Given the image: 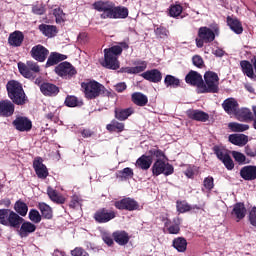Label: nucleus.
<instances>
[{
    "instance_id": "obj_1",
    "label": "nucleus",
    "mask_w": 256,
    "mask_h": 256,
    "mask_svg": "<svg viewBox=\"0 0 256 256\" xmlns=\"http://www.w3.org/2000/svg\"><path fill=\"white\" fill-rule=\"evenodd\" d=\"M6 89L9 99L15 105H25L27 101V96L25 95V90H23V85L17 80H10L6 84Z\"/></svg>"
},
{
    "instance_id": "obj_2",
    "label": "nucleus",
    "mask_w": 256,
    "mask_h": 256,
    "mask_svg": "<svg viewBox=\"0 0 256 256\" xmlns=\"http://www.w3.org/2000/svg\"><path fill=\"white\" fill-rule=\"evenodd\" d=\"M23 223V218L19 214L9 209H0V224L15 229Z\"/></svg>"
},
{
    "instance_id": "obj_3",
    "label": "nucleus",
    "mask_w": 256,
    "mask_h": 256,
    "mask_svg": "<svg viewBox=\"0 0 256 256\" xmlns=\"http://www.w3.org/2000/svg\"><path fill=\"white\" fill-rule=\"evenodd\" d=\"M81 87L84 89L86 99H97V97L105 94V86L95 80L83 82Z\"/></svg>"
},
{
    "instance_id": "obj_4",
    "label": "nucleus",
    "mask_w": 256,
    "mask_h": 256,
    "mask_svg": "<svg viewBox=\"0 0 256 256\" xmlns=\"http://www.w3.org/2000/svg\"><path fill=\"white\" fill-rule=\"evenodd\" d=\"M204 82L200 86V93H217L219 91V76L215 72H206Z\"/></svg>"
},
{
    "instance_id": "obj_5",
    "label": "nucleus",
    "mask_w": 256,
    "mask_h": 256,
    "mask_svg": "<svg viewBox=\"0 0 256 256\" xmlns=\"http://www.w3.org/2000/svg\"><path fill=\"white\" fill-rule=\"evenodd\" d=\"M152 175L155 177H159V175H165L169 177V175H173L175 169L173 165L169 164L167 160H156L152 165Z\"/></svg>"
},
{
    "instance_id": "obj_6",
    "label": "nucleus",
    "mask_w": 256,
    "mask_h": 256,
    "mask_svg": "<svg viewBox=\"0 0 256 256\" xmlns=\"http://www.w3.org/2000/svg\"><path fill=\"white\" fill-rule=\"evenodd\" d=\"M19 72L26 79H31L33 77V73H39L41 68L36 62L27 61L26 63L19 62L18 63Z\"/></svg>"
},
{
    "instance_id": "obj_7",
    "label": "nucleus",
    "mask_w": 256,
    "mask_h": 256,
    "mask_svg": "<svg viewBox=\"0 0 256 256\" xmlns=\"http://www.w3.org/2000/svg\"><path fill=\"white\" fill-rule=\"evenodd\" d=\"M56 75L59 77H63L64 79H70L73 75H77V70L75 67L69 62H62L58 66L55 67Z\"/></svg>"
},
{
    "instance_id": "obj_8",
    "label": "nucleus",
    "mask_w": 256,
    "mask_h": 256,
    "mask_svg": "<svg viewBox=\"0 0 256 256\" xmlns=\"http://www.w3.org/2000/svg\"><path fill=\"white\" fill-rule=\"evenodd\" d=\"M93 8L102 13L100 15L101 19H109V15H111L113 9V2L100 0L93 3Z\"/></svg>"
},
{
    "instance_id": "obj_9",
    "label": "nucleus",
    "mask_w": 256,
    "mask_h": 256,
    "mask_svg": "<svg viewBox=\"0 0 256 256\" xmlns=\"http://www.w3.org/2000/svg\"><path fill=\"white\" fill-rule=\"evenodd\" d=\"M185 81L188 83V85L197 87V93H201V86L203 85V76H201V74H199L197 71L191 70L186 75Z\"/></svg>"
},
{
    "instance_id": "obj_10",
    "label": "nucleus",
    "mask_w": 256,
    "mask_h": 256,
    "mask_svg": "<svg viewBox=\"0 0 256 256\" xmlns=\"http://www.w3.org/2000/svg\"><path fill=\"white\" fill-rule=\"evenodd\" d=\"M116 209L125 211H137L139 209V203L131 198H124L115 202Z\"/></svg>"
},
{
    "instance_id": "obj_11",
    "label": "nucleus",
    "mask_w": 256,
    "mask_h": 256,
    "mask_svg": "<svg viewBox=\"0 0 256 256\" xmlns=\"http://www.w3.org/2000/svg\"><path fill=\"white\" fill-rule=\"evenodd\" d=\"M30 55L35 59V61H39L40 63H43V61H45V59H47L49 55V50L45 48L43 45L38 44L32 47L30 51Z\"/></svg>"
},
{
    "instance_id": "obj_12",
    "label": "nucleus",
    "mask_w": 256,
    "mask_h": 256,
    "mask_svg": "<svg viewBox=\"0 0 256 256\" xmlns=\"http://www.w3.org/2000/svg\"><path fill=\"white\" fill-rule=\"evenodd\" d=\"M14 127L17 129V131H31L33 127V123L29 118L23 117V116H18L14 121H13Z\"/></svg>"
},
{
    "instance_id": "obj_13",
    "label": "nucleus",
    "mask_w": 256,
    "mask_h": 256,
    "mask_svg": "<svg viewBox=\"0 0 256 256\" xmlns=\"http://www.w3.org/2000/svg\"><path fill=\"white\" fill-rule=\"evenodd\" d=\"M33 168L39 179H47V177H49V170H47V166L43 164V160L41 158H36L34 160Z\"/></svg>"
},
{
    "instance_id": "obj_14",
    "label": "nucleus",
    "mask_w": 256,
    "mask_h": 256,
    "mask_svg": "<svg viewBox=\"0 0 256 256\" xmlns=\"http://www.w3.org/2000/svg\"><path fill=\"white\" fill-rule=\"evenodd\" d=\"M94 219L97 223H109L111 219H115V213L103 208L95 213Z\"/></svg>"
},
{
    "instance_id": "obj_15",
    "label": "nucleus",
    "mask_w": 256,
    "mask_h": 256,
    "mask_svg": "<svg viewBox=\"0 0 256 256\" xmlns=\"http://www.w3.org/2000/svg\"><path fill=\"white\" fill-rule=\"evenodd\" d=\"M23 41H25V35L19 30L12 32L8 37V44L10 47H21Z\"/></svg>"
},
{
    "instance_id": "obj_16",
    "label": "nucleus",
    "mask_w": 256,
    "mask_h": 256,
    "mask_svg": "<svg viewBox=\"0 0 256 256\" xmlns=\"http://www.w3.org/2000/svg\"><path fill=\"white\" fill-rule=\"evenodd\" d=\"M108 17L109 19H127V17H129V10L126 7H115V4H113Z\"/></svg>"
},
{
    "instance_id": "obj_17",
    "label": "nucleus",
    "mask_w": 256,
    "mask_h": 256,
    "mask_svg": "<svg viewBox=\"0 0 256 256\" xmlns=\"http://www.w3.org/2000/svg\"><path fill=\"white\" fill-rule=\"evenodd\" d=\"M101 65L106 69H112L115 71L119 69V60L117 59V56L104 52V61L101 63Z\"/></svg>"
},
{
    "instance_id": "obj_18",
    "label": "nucleus",
    "mask_w": 256,
    "mask_h": 256,
    "mask_svg": "<svg viewBox=\"0 0 256 256\" xmlns=\"http://www.w3.org/2000/svg\"><path fill=\"white\" fill-rule=\"evenodd\" d=\"M141 77L146 81H150V83H161V79H163V74L161 71L157 69L148 70L141 74Z\"/></svg>"
},
{
    "instance_id": "obj_19",
    "label": "nucleus",
    "mask_w": 256,
    "mask_h": 256,
    "mask_svg": "<svg viewBox=\"0 0 256 256\" xmlns=\"http://www.w3.org/2000/svg\"><path fill=\"white\" fill-rule=\"evenodd\" d=\"M15 113V105L9 100L0 101V117H11Z\"/></svg>"
},
{
    "instance_id": "obj_20",
    "label": "nucleus",
    "mask_w": 256,
    "mask_h": 256,
    "mask_svg": "<svg viewBox=\"0 0 256 256\" xmlns=\"http://www.w3.org/2000/svg\"><path fill=\"white\" fill-rule=\"evenodd\" d=\"M240 177H242L244 181H255L256 166L248 165V166L242 167L240 170Z\"/></svg>"
},
{
    "instance_id": "obj_21",
    "label": "nucleus",
    "mask_w": 256,
    "mask_h": 256,
    "mask_svg": "<svg viewBox=\"0 0 256 256\" xmlns=\"http://www.w3.org/2000/svg\"><path fill=\"white\" fill-rule=\"evenodd\" d=\"M222 107L224 111L228 113V115H237L239 103H237V100L234 98H228L222 103Z\"/></svg>"
},
{
    "instance_id": "obj_22",
    "label": "nucleus",
    "mask_w": 256,
    "mask_h": 256,
    "mask_svg": "<svg viewBox=\"0 0 256 256\" xmlns=\"http://www.w3.org/2000/svg\"><path fill=\"white\" fill-rule=\"evenodd\" d=\"M134 65L135 67L122 68V72L128 73L129 75H137V73H143L147 69V61H138Z\"/></svg>"
},
{
    "instance_id": "obj_23",
    "label": "nucleus",
    "mask_w": 256,
    "mask_h": 256,
    "mask_svg": "<svg viewBox=\"0 0 256 256\" xmlns=\"http://www.w3.org/2000/svg\"><path fill=\"white\" fill-rule=\"evenodd\" d=\"M198 36L204 43H212V41H215V32L208 27L199 28Z\"/></svg>"
},
{
    "instance_id": "obj_24",
    "label": "nucleus",
    "mask_w": 256,
    "mask_h": 256,
    "mask_svg": "<svg viewBox=\"0 0 256 256\" xmlns=\"http://www.w3.org/2000/svg\"><path fill=\"white\" fill-rule=\"evenodd\" d=\"M229 141L232 143V145L245 147V144L249 143V137L245 134H231L229 135Z\"/></svg>"
},
{
    "instance_id": "obj_25",
    "label": "nucleus",
    "mask_w": 256,
    "mask_h": 256,
    "mask_svg": "<svg viewBox=\"0 0 256 256\" xmlns=\"http://www.w3.org/2000/svg\"><path fill=\"white\" fill-rule=\"evenodd\" d=\"M40 91L41 93H43V95H46L48 97H53L55 95H58L59 87L55 86L52 83H43L40 86Z\"/></svg>"
},
{
    "instance_id": "obj_26",
    "label": "nucleus",
    "mask_w": 256,
    "mask_h": 256,
    "mask_svg": "<svg viewBox=\"0 0 256 256\" xmlns=\"http://www.w3.org/2000/svg\"><path fill=\"white\" fill-rule=\"evenodd\" d=\"M227 25L234 33H236V35H241V33H243V24H241L239 19L228 16Z\"/></svg>"
},
{
    "instance_id": "obj_27",
    "label": "nucleus",
    "mask_w": 256,
    "mask_h": 256,
    "mask_svg": "<svg viewBox=\"0 0 256 256\" xmlns=\"http://www.w3.org/2000/svg\"><path fill=\"white\" fill-rule=\"evenodd\" d=\"M36 229H37V226H35V224L31 222H23L19 230V235L22 238L29 237L31 233H35Z\"/></svg>"
},
{
    "instance_id": "obj_28",
    "label": "nucleus",
    "mask_w": 256,
    "mask_h": 256,
    "mask_svg": "<svg viewBox=\"0 0 256 256\" xmlns=\"http://www.w3.org/2000/svg\"><path fill=\"white\" fill-rule=\"evenodd\" d=\"M187 115L190 119H194V121H209V114L199 111V110H188Z\"/></svg>"
},
{
    "instance_id": "obj_29",
    "label": "nucleus",
    "mask_w": 256,
    "mask_h": 256,
    "mask_svg": "<svg viewBox=\"0 0 256 256\" xmlns=\"http://www.w3.org/2000/svg\"><path fill=\"white\" fill-rule=\"evenodd\" d=\"M153 163V158L151 156L142 155L140 158L136 161V167H139V169H142L143 171H147L151 168V165Z\"/></svg>"
},
{
    "instance_id": "obj_30",
    "label": "nucleus",
    "mask_w": 256,
    "mask_h": 256,
    "mask_svg": "<svg viewBox=\"0 0 256 256\" xmlns=\"http://www.w3.org/2000/svg\"><path fill=\"white\" fill-rule=\"evenodd\" d=\"M47 195L53 203H58V205H63L65 203V197H63L61 194H59L55 189H53L51 186L47 188Z\"/></svg>"
},
{
    "instance_id": "obj_31",
    "label": "nucleus",
    "mask_w": 256,
    "mask_h": 256,
    "mask_svg": "<svg viewBox=\"0 0 256 256\" xmlns=\"http://www.w3.org/2000/svg\"><path fill=\"white\" fill-rule=\"evenodd\" d=\"M65 59H67L66 55L52 52L48 57L46 67H53V65H57V63H61V61H65Z\"/></svg>"
},
{
    "instance_id": "obj_32",
    "label": "nucleus",
    "mask_w": 256,
    "mask_h": 256,
    "mask_svg": "<svg viewBox=\"0 0 256 256\" xmlns=\"http://www.w3.org/2000/svg\"><path fill=\"white\" fill-rule=\"evenodd\" d=\"M179 225H181V219L179 218H174L173 223L169 221L165 223V227L170 235H178L179 231H181Z\"/></svg>"
},
{
    "instance_id": "obj_33",
    "label": "nucleus",
    "mask_w": 256,
    "mask_h": 256,
    "mask_svg": "<svg viewBox=\"0 0 256 256\" xmlns=\"http://www.w3.org/2000/svg\"><path fill=\"white\" fill-rule=\"evenodd\" d=\"M39 31H41L42 34L48 38L55 37V35L58 33L57 26L47 24L39 25Z\"/></svg>"
},
{
    "instance_id": "obj_34",
    "label": "nucleus",
    "mask_w": 256,
    "mask_h": 256,
    "mask_svg": "<svg viewBox=\"0 0 256 256\" xmlns=\"http://www.w3.org/2000/svg\"><path fill=\"white\" fill-rule=\"evenodd\" d=\"M132 101L138 107H145L149 103L147 96L141 92H135L132 94Z\"/></svg>"
},
{
    "instance_id": "obj_35",
    "label": "nucleus",
    "mask_w": 256,
    "mask_h": 256,
    "mask_svg": "<svg viewBox=\"0 0 256 256\" xmlns=\"http://www.w3.org/2000/svg\"><path fill=\"white\" fill-rule=\"evenodd\" d=\"M135 113L133 108H126V109H116L115 110V117L118 121H125L131 117Z\"/></svg>"
},
{
    "instance_id": "obj_36",
    "label": "nucleus",
    "mask_w": 256,
    "mask_h": 256,
    "mask_svg": "<svg viewBox=\"0 0 256 256\" xmlns=\"http://www.w3.org/2000/svg\"><path fill=\"white\" fill-rule=\"evenodd\" d=\"M240 67L244 75H247L250 79H255V72L253 71V65L247 60L240 62Z\"/></svg>"
},
{
    "instance_id": "obj_37",
    "label": "nucleus",
    "mask_w": 256,
    "mask_h": 256,
    "mask_svg": "<svg viewBox=\"0 0 256 256\" xmlns=\"http://www.w3.org/2000/svg\"><path fill=\"white\" fill-rule=\"evenodd\" d=\"M113 237L118 245H127L129 243V235L125 231L114 232Z\"/></svg>"
},
{
    "instance_id": "obj_38",
    "label": "nucleus",
    "mask_w": 256,
    "mask_h": 256,
    "mask_svg": "<svg viewBox=\"0 0 256 256\" xmlns=\"http://www.w3.org/2000/svg\"><path fill=\"white\" fill-rule=\"evenodd\" d=\"M173 247L176 248L179 253H185V251H187V240L183 237H178L173 240Z\"/></svg>"
},
{
    "instance_id": "obj_39",
    "label": "nucleus",
    "mask_w": 256,
    "mask_h": 256,
    "mask_svg": "<svg viewBox=\"0 0 256 256\" xmlns=\"http://www.w3.org/2000/svg\"><path fill=\"white\" fill-rule=\"evenodd\" d=\"M107 131L122 133L125 131V124L121 122H117V120H112L110 124L106 126Z\"/></svg>"
},
{
    "instance_id": "obj_40",
    "label": "nucleus",
    "mask_w": 256,
    "mask_h": 256,
    "mask_svg": "<svg viewBox=\"0 0 256 256\" xmlns=\"http://www.w3.org/2000/svg\"><path fill=\"white\" fill-rule=\"evenodd\" d=\"M228 127L233 133H243L244 131H249V125L237 122H230Z\"/></svg>"
},
{
    "instance_id": "obj_41",
    "label": "nucleus",
    "mask_w": 256,
    "mask_h": 256,
    "mask_svg": "<svg viewBox=\"0 0 256 256\" xmlns=\"http://www.w3.org/2000/svg\"><path fill=\"white\" fill-rule=\"evenodd\" d=\"M233 213L237 217L238 221L245 218V213H247V209H245V204L237 203L233 208Z\"/></svg>"
},
{
    "instance_id": "obj_42",
    "label": "nucleus",
    "mask_w": 256,
    "mask_h": 256,
    "mask_svg": "<svg viewBox=\"0 0 256 256\" xmlns=\"http://www.w3.org/2000/svg\"><path fill=\"white\" fill-rule=\"evenodd\" d=\"M164 85H166V87H173L174 89H177V87L181 85V81L173 75H166Z\"/></svg>"
},
{
    "instance_id": "obj_43",
    "label": "nucleus",
    "mask_w": 256,
    "mask_h": 256,
    "mask_svg": "<svg viewBox=\"0 0 256 256\" xmlns=\"http://www.w3.org/2000/svg\"><path fill=\"white\" fill-rule=\"evenodd\" d=\"M14 209L18 215H21V217H25L29 211V207L23 201H17L14 205Z\"/></svg>"
},
{
    "instance_id": "obj_44",
    "label": "nucleus",
    "mask_w": 256,
    "mask_h": 256,
    "mask_svg": "<svg viewBox=\"0 0 256 256\" xmlns=\"http://www.w3.org/2000/svg\"><path fill=\"white\" fill-rule=\"evenodd\" d=\"M39 209H40L43 217H45V219H51V217H53V211L51 210L50 205H47L44 202L39 203Z\"/></svg>"
},
{
    "instance_id": "obj_45",
    "label": "nucleus",
    "mask_w": 256,
    "mask_h": 256,
    "mask_svg": "<svg viewBox=\"0 0 256 256\" xmlns=\"http://www.w3.org/2000/svg\"><path fill=\"white\" fill-rule=\"evenodd\" d=\"M239 117H242L244 121H253V113L248 108H242L241 110H237V114Z\"/></svg>"
},
{
    "instance_id": "obj_46",
    "label": "nucleus",
    "mask_w": 256,
    "mask_h": 256,
    "mask_svg": "<svg viewBox=\"0 0 256 256\" xmlns=\"http://www.w3.org/2000/svg\"><path fill=\"white\" fill-rule=\"evenodd\" d=\"M150 155H152L153 157H156V161H168L167 156H165V152L161 151L159 149H151L149 151Z\"/></svg>"
},
{
    "instance_id": "obj_47",
    "label": "nucleus",
    "mask_w": 256,
    "mask_h": 256,
    "mask_svg": "<svg viewBox=\"0 0 256 256\" xmlns=\"http://www.w3.org/2000/svg\"><path fill=\"white\" fill-rule=\"evenodd\" d=\"M214 153L220 161H224L229 155L227 150L220 148L219 146L214 147Z\"/></svg>"
},
{
    "instance_id": "obj_48",
    "label": "nucleus",
    "mask_w": 256,
    "mask_h": 256,
    "mask_svg": "<svg viewBox=\"0 0 256 256\" xmlns=\"http://www.w3.org/2000/svg\"><path fill=\"white\" fill-rule=\"evenodd\" d=\"M104 53H108L109 55H112L114 57H119V55L123 53V49H121L120 46L115 45V46H112L111 48L104 49Z\"/></svg>"
},
{
    "instance_id": "obj_49",
    "label": "nucleus",
    "mask_w": 256,
    "mask_h": 256,
    "mask_svg": "<svg viewBox=\"0 0 256 256\" xmlns=\"http://www.w3.org/2000/svg\"><path fill=\"white\" fill-rule=\"evenodd\" d=\"M169 13H170V17H179V15L183 13V6L179 4L172 5L170 7Z\"/></svg>"
},
{
    "instance_id": "obj_50",
    "label": "nucleus",
    "mask_w": 256,
    "mask_h": 256,
    "mask_svg": "<svg viewBox=\"0 0 256 256\" xmlns=\"http://www.w3.org/2000/svg\"><path fill=\"white\" fill-rule=\"evenodd\" d=\"M53 15L56 19V23H65V14L61 10V8L54 9Z\"/></svg>"
},
{
    "instance_id": "obj_51",
    "label": "nucleus",
    "mask_w": 256,
    "mask_h": 256,
    "mask_svg": "<svg viewBox=\"0 0 256 256\" xmlns=\"http://www.w3.org/2000/svg\"><path fill=\"white\" fill-rule=\"evenodd\" d=\"M232 157L235 159V161L237 163H239L240 165L245 164V162L247 161V157H245V154L241 153V152H237V151H233L232 152Z\"/></svg>"
},
{
    "instance_id": "obj_52",
    "label": "nucleus",
    "mask_w": 256,
    "mask_h": 256,
    "mask_svg": "<svg viewBox=\"0 0 256 256\" xmlns=\"http://www.w3.org/2000/svg\"><path fill=\"white\" fill-rule=\"evenodd\" d=\"M29 219L32 223H41V214H39V211L32 209L29 212Z\"/></svg>"
},
{
    "instance_id": "obj_53",
    "label": "nucleus",
    "mask_w": 256,
    "mask_h": 256,
    "mask_svg": "<svg viewBox=\"0 0 256 256\" xmlns=\"http://www.w3.org/2000/svg\"><path fill=\"white\" fill-rule=\"evenodd\" d=\"M176 207L179 213H187V211H191V206H189V204L185 201H178Z\"/></svg>"
},
{
    "instance_id": "obj_54",
    "label": "nucleus",
    "mask_w": 256,
    "mask_h": 256,
    "mask_svg": "<svg viewBox=\"0 0 256 256\" xmlns=\"http://www.w3.org/2000/svg\"><path fill=\"white\" fill-rule=\"evenodd\" d=\"M155 35L160 37V39H165V37H169V30L163 26H160L155 29Z\"/></svg>"
},
{
    "instance_id": "obj_55",
    "label": "nucleus",
    "mask_w": 256,
    "mask_h": 256,
    "mask_svg": "<svg viewBox=\"0 0 256 256\" xmlns=\"http://www.w3.org/2000/svg\"><path fill=\"white\" fill-rule=\"evenodd\" d=\"M79 101L77 100V97L75 96H68L66 99H65V105L67 107H77Z\"/></svg>"
},
{
    "instance_id": "obj_56",
    "label": "nucleus",
    "mask_w": 256,
    "mask_h": 256,
    "mask_svg": "<svg viewBox=\"0 0 256 256\" xmlns=\"http://www.w3.org/2000/svg\"><path fill=\"white\" fill-rule=\"evenodd\" d=\"M203 185L207 191H211L213 187H215V184L213 182V177L208 176L204 179Z\"/></svg>"
},
{
    "instance_id": "obj_57",
    "label": "nucleus",
    "mask_w": 256,
    "mask_h": 256,
    "mask_svg": "<svg viewBox=\"0 0 256 256\" xmlns=\"http://www.w3.org/2000/svg\"><path fill=\"white\" fill-rule=\"evenodd\" d=\"M120 175L124 179H131V178H133V175H134L133 169L126 167L122 171H120Z\"/></svg>"
},
{
    "instance_id": "obj_58",
    "label": "nucleus",
    "mask_w": 256,
    "mask_h": 256,
    "mask_svg": "<svg viewBox=\"0 0 256 256\" xmlns=\"http://www.w3.org/2000/svg\"><path fill=\"white\" fill-rule=\"evenodd\" d=\"M70 253L72 256H89V253L81 247H76L74 250H71Z\"/></svg>"
},
{
    "instance_id": "obj_59",
    "label": "nucleus",
    "mask_w": 256,
    "mask_h": 256,
    "mask_svg": "<svg viewBox=\"0 0 256 256\" xmlns=\"http://www.w3.org/2000/svg\"><path fill=\"white\" fill-rule=\"evenodd\" d=\"M192 63L193 65H195V67H198L199 69H201V67H203L204 65L203 58L199 55L193 56Z\"/></svg>"
},
{
    "instance_id": "obj_60",
    "label": "nucleus",
    "mask_w": 256,
    "mask_h": 256,
    "mask_svg": "<svg viewBox=\"0 0 256 256\" xmlns=\"http://www.w3.org/2000/svg\"><path fill=\"white\" fill-rule=\"evenodd\" d=\"M32 12L34 15H43V13H45V6H43V4L34 5L32 7Z\"/></svg>"
},
{
    "instance_id": "obj_61",
    "label": "nucleus",
    "mask_w": 256,
    "mask_h": 256,
    "mask_svg": "<svg viewBox=\"0 0 256 256\" xmlns=\"http://www.w3.org/2000/svg\"><path fill=\"white\" fill-rule=\"evenodd\" d=\"M222 163L225 165L228 171H232V169H234L235 167V163H233V159H231V156H228Z\"/></svg>"
},
{
    "instance_id": "obj_62",
    "label": "nucleus",
    "mask_w": 256,
    "mask_h": 256,
    "mask_svg": "<svg viewBox=\"0 0 256 256\" xmlns=\"http://www.w3.org/2000/svg\"><path fill=\"white\" fill-rule=\"evenodd\" d=\"M249 221L253 227H256V207L252 208L249 213Z\"/></svg>"
},
{
    "instance_id": "obj_63",
    "label": "nucleus",
    "mask_w": 256,
    "mask_h": 256,
    "mask_svg": "<svg viewBox=\"0 0 256 256\" xmlns=\"http://www.w3.org/2000/svg\"><path fill=\"white\" fill-rule=\"evenodd\" d=\"M102 239H103L104 243H106V245H108V247H111V245H113V238L111 237V235L103 234Z\"/></svg>"
},
{
    "instance_id": "obj_64",
    "label": "nucleus",
    "mask_w": 256,
    "mask_h": 256,
    "mask_svg": "<svg viewBox=\"0 0 256 256\" xmlns=\"http://www.w3.org/2000/svg\"><path fill=\"white\" fill-rule=\"evenodd\" d=\"M244 152L248 157H256V149H253L250 146H246Z\"/></svg>"
}]
</instances>
